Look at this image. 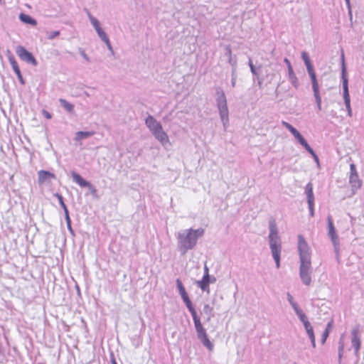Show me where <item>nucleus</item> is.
<instances>
[{
    "label": "nucleus",
    "mask_w": 364,
    "mask_h": 364,
    "mask_svg": "<svg viewBox=\"0 0 364 364\" xmlns=\"http://www.w3.org/2000/svg\"><path fill=\"white\" fill-rule=\"evenodd\" d=\"M205 230L200 228L198 229L188 228L178 231L176 234L177 248L181 255H185L188 251L194 249L199 238L203 236Z\"/></svg>",
    "instance_id": "nucleus-1"
},
{
    "label": "nucleus",
    "mask_w": 364,
    "mask_h": 364,
    "mask_svg": "<svg viewBox=\"0 0 364 364\" xmlns=\"http://www.w3.org/2000/svg\"><path fill=\"white\" fill-rule=\"evenodd\" d=\"M269 243L272 255L275 262L277 269L280 267V256L282 252V242L278 233L277 224L274 220H269Z\"/></svg>",
    "instance_id": "nucleus-2"
},
{
    "label": "nucleus",
    "mask_w": 364,
    "mask_h": 364,
    "mask_svg": "<svg viewBox=\"0 0 364 364\" xmlns=\"http://www.w3.org/2000/svg\"><path fill=\"white\" fill-rule=\"evenodd\" d=\"M216 102L219 110L220 117L224 127L229 122L228 108L227 105V99L225 95L220 87L216 88Z\"/></svg>",
    "instance_id": "nucleus-3"
},
{
    "label": "nucleus",
    "mask_w": 364,
    "mask_h": 364,
    "mask_svg": "<svg viewBox=\"0 0 364 364\" xmlns=\"http://www.w3.org/2000/svg\"><path fill=\"white\" fill-rule=\"evenodd\" d=\"M342 68H341V78L343 83V100L344 103L348 111V115L349 117L352 116V109L350 107V98L348 90V80L346 76V68L344 62V55L342 54Z\"/></svg>",
    "instance_id": "nucleus-4"
},
{
    "label": "nucleus",
    "mask_w": 364,
    "mask_h": 364,
    "mask_svg": "<svg viewBox=\"0 0 364 364\" xmlns=\"http://www.w3.org/2000/svg\"><path fill=\"white\" fill-rule=\"evenodd\" d=\"M193 320L198 340H200L205 348H207L210 351H212L213 350L214 345L209 340L206 330L201 323L200 318L198 317Z\"/></svg>",
    "instance_id": "nucleus-5"
},
{
    "label": "nucleus",
    "mask_w": 364,
    "mask_h": 364,
    "mask_svg": "<svg viewBox=\"0 0 364 364\" xmlns=\"http://www.w3.org/2000/svg\"><path fill=\"white\" fill-rule=\"evenodd\" d=\"M300 259L299 276L302 282L309 286L311 282V257Z\"/></svg>",
    "instance_id": "nucleus-6"
},
{
    "label": "nucleus",
    "mask_w": 364,
    "mask_h": 364,
    "mask_svg": "<svg viewBox=\"0 0 364 364\" xmlns=\"http://www.w3.org/2000/svg\"><path fill=\"white\" fill-rule=\"evenodd\" d=\"M176 286L177 289L178 290V292L183 299V301L186 304L187 309L190 311L193 319L199 317L191 299H189V296L186 291V289L182 283V282L180 280V279H176Z\"/></svg>",
    "instance_id": "nucleus-7"
},
{
    "label": "nucleus",
    "mask_w": 364,
    "mask_h": 364,
    "mask_svg": "<svg viewBox=\"0 0 364 364\" xmlns=\"http://www.w3.org/2000/svg\"><path fill=\"white\" fill-rule=\"evenodd\" d=\"M328 221V235L330 237L331 240L334 247V252L336 255L337 259L339 258V250H340V242L338 235L331 218V216L328 215L327 218Z\"/></svg>",
    "instance_id": "nucleus-8"
},
{
    "label": "nucleus",
    "mask_w": 364,
    "mask_h": 364,
    "mask_svg": "<svg viewBox=\"0 0 364 364\" xmlns=\"http://www.w3.org/2000/svg\"><path fill=\"white\" fill-rule=\"evenodd\" d=\"M16 54L23 61L31 63L33 65L36 66L38 64L37 60L33 55V54L28 51L24 47L21 46H18L16 49Z\"/></svg>",
    "instance_id": "nucleus-9"
},
{
    "label": "nucleus",
    "mask_w": 364,
    "mask_h": 364,
    "mask_svg": "<svg viewBox=\"0 0 364 364\" xmlns=\"http://www.w3.org/2000/svg\"><path fill=\"white\" fill-rule=\"evenodd\" d=\"M298 250L299 258L311 257L310 249L302 235L298 236Z\"/></svg>",
    "instance_id": "nucleus-10"
},
{
    "label": "nucleus",
    "mask_w": 364,
    "mask_h": 364,
    "mask_svg": "<svg viewBox=\"0 0 364 364\" xmlns=\"http://www.w3.org/2000/svg\"><path fill=\"white\" fill-rule=\"evenodd\" d=\"M7 56H8L9 61L12 67V69L14 71V73H16V75H17V77H18L20 83L21 85H24L25 81L21 75L20 68L18 65V63H17L14 55L11 53V51L9 50H7Z\"/></svg>",
    "instance_id": "nucleus-11"
},
{
    "label": "nucleus",
    "mask_w": 364,
    "mask_h": 364,
    "mask_svg": "<svg viewBox=\"0 0 364 364\" xmlns=\"http://www.w3.org/2000/svg\"><path fill=\"white\" fill-rule=\"evenodd\" d=\"M351 336H352V338H351L352 346L355 349V354L356 355H358V352H359L360 348V344H361L360 338V336H359V329H358V328L356 327V328H354L352 330Z\"/></svg>",
    "instance_id": "nucleus-12"
},
{
    "label": "nucleus",
    "mask_w": 364,
    "mask_h": 364,
    "mask_svg": "<svg viewBox=\"0 0 364 364\" xmlns=\"http://www.w3.org/2000/svg\"><path fill=\"white\" fill-rule=\"evenodd\" d=\"M152 134L163 146H166L169 142L168 134L164 131L162 126L152 132Z\"/></svg>",
    "instance_id": "nucleus-13"
},
{
    "label": "nucleus",
    "mask_w": 364,
    "mask_h": 364,
    "mask_svg": "<svg viewBox=\"0 0 364 364\" xmlns=\"http://www.w3.org/2000/svg\"><path fill=\"white\" fill-rule=\"evenodd\" d=\"M145 124L146 125V127L149 128L151 133L156 131V129H160V127H161V123L157 122L156 119L150 114L146 118Z\"/></svg>",
    "instance_id": "nucleus-14"
},
{
    "label": "nucleus",
    "mask_w": 364,
    "mask_h": 364,
    "mask_svg": "<svg viewBox=\"0 0 364 364\" xmlns=\"http://www.w3.org/2000/svg\"><path fill=\"white\" fill-rule=\"evenodd\" d=\"M38 177L39 183H43L46 181H50V180L56 178L54 173L44 170H41L38 172Z\"/></svg>",
    "instance_id": "nucleus-15"
},
{
    "label": "nucleus",
    "mask_w": 364,
    "mask_h": 364,
    "mask_svg": "<svg viewBox=\"0 0 364 364\" xmlns=\"http://www.w3.org/2000/svg\"><path fill=\"white\" fill-rule=\"evenodd\" d=\"M73 181L77 183L80 186L83 188H87L88 186H91V183L85 180L80 174L77 173L73 171L71 173Z\"/></svg>",
    "instance_id": "nucleus-16"
},
{
    "label": "nucleus",
    "mask_w": 364,
    "mask_h": 364,
    "mask_svg": "<svg viewBox=\"0 0 364 364\" xmlns=\"http://www.w3.org/2000/svg\"><path fill=\"white\" fill-rule=\"evenodd\" d=\"M304 326L306 333L311 341L312 347L314 348H316V338H315L313 326H311L310 322H306L305 325H304Z\"/></svg>",
    "instance_id": "nucleus-17"
},
{
    "label": "nucleus",
    "mask_w": 364,
    "mask_h": 364,
    "mask_svg": "<svg viewBox=\"0 0 364 364\" xmlns=\"http://www.w3.org/2000/svg\"><path fill=\"white\" fill-rule=\"evenodd\" d=\"M210 283V274L203 275L200 281L197 282L198 287L204 291H209V284Z\"/></svg>",
    "instance_id": "nucleus-18"
},
{
    "label": "nucleus",
    "mask_w": 364,
    "mask_h": 364,
    "mask_svg": "<svg viewBox=\"0 0 364 364\" xmlns=\"http://www.w3.org/2000/svg\"><path fill=\"white\" fill-rule=\"evenodd\" d=\"M305 193L307 198L308 205H311V203H314V195L313 192V184L311 183H308L305 187Z\"/></svg>",
    "instance_id": "nucleus-19"
},
{
    "label": "nucleus",
    "mask_w": 364,
    "mask_h": 364,
    "mask_svg": "<svg viewBox=\"0 0 364 364\" xmlns=\"http://www.w3.org/2000/svg\"><path fill=\"white\" fill-rule=\"evenodd\" d=\"M225 55L228 57V63L232 68H237V58L232 56V50L230 45L225 46Z\"/></svg>",
    "instance_id": "nucleus-20"
},
{
    "label": "nucleus",
    "mask_w": 364,
    "mask_h": 364,
    "mask_svg": "<svg viewBox=\"0 0 364 364\" xmlns=\"http://www.w3.org/2000/svg\"><path fill=\"white\" fill-rule=\"evenodd\" d=\"M288 74H289V80L292 85V86L297 89L299 86V80L297 77L296 76L292 66H289V69H288Z\"/></svg>",
    "instance_id": "nucleus-21"
},
{
    "label": "nucleus",
    "mask_w": 364,
    "mask_h": 364,
    "mask_svg": "<svg viewBox=\"0 0 364 364\" xmlns=\"http://www.w3.org/2000/svg\"><path fill=\"white\" fill-rule=\"evenodd\" d=\"M19 19L26 24H29L33 26L37 25V21L36 19L32 18L31 16L23 13L20 14Z\"/></svg>",
    "instance_id": "nucleus-22"
},
{
    "label": "nucleus",
    "mask_w": 364,
    "mask_h": 364,
    "mask_svg": "<svg viewBox=\"0 0 364 364\" xmlns=\"http://www.w3.org/2000/svg\"><path fill=\"white\" fill-rule=\"evenodd\" d=\"M203 314L206 316L205 322L210 321L211 318L214 316L213 307L206 304L203 306Z\"/></svg>",
    "instance_id": "nucleus-23"
},
{
    "label": "nucleus",
    "mask_w": 364,
    "mask_h": 364,
    "mask_svg": "<svg viewBox=\"0 0 364 364\" xmlns=\"http://www.w3.org/2000/svg\"><path fill=\"white\" fill-rule=\"evenodd\" d=\"M95 134V132H83L80 131L75 133V141H81L82 139L89 138Z\"/></svg>",
    "instance_id": "nucleus-24"
},
{
    "label": "nucleus",
    "mask_w": 364,
    "mask_h": 364,
    "mask_svg": "<svg viewBox=\"0 0 364 364\" xmlns=\"http://www.w3.org/2000/svg\"><path fill=\"white\" fill-rule=\"evenodd\" d=\"M59 102L60 105L65 109V110H66L68 113L72 114L74 112V105L70 103L66 100L63 98L59 99Z\"/></svg>",
    "instance_id": "nucleus-25"
},
{
    "label": "nucleus",
    "mask_w": 364,
    "mask_h": 364,
    "mask_svg": "<svg viewBox=\"0 0 364 364\" xmlns=\"http://www.w3.org/2000/svg\"><path fill=\"white\" fill-rule=\"evenodd\" d=\"M349 181L353 189H358L361 186V182L358 178V174H353V176H350Z\"/></svg>",
    "instance_id": "nucleus-26"
},
{
    "label": "nucleus",
    "mask_w": 364,
    "mask_h": 364,
    "mask_svg": "<svg viewBox=\"0 0 364 364\" xmlns=\"http://www.w3.org/2000/svg\"><path fill=\"white\" fill-rule=\"evenodd\" d=\"M54 196L58 198L60 206L63 208V209L64 210L65 215L67 214V213H69L67 205H65V203L64 202L63 196L60 193H55Z\"/></svg>",
    "instance_id": "nucleus-27"
},
{
    "label": "nucleus",
    "mask_w": 364,
    "mask_h": 364,
    "mask_svg": "<svg viewBox=\"0 0 364 364\" xmlns=\"http://www.w3.org/2000/svg\"><path fill=\"white\" fill-rule=\"evenodd\" d=\"M301 58H302L306 68H309L313 66V65L311 62V60L309 58V54L306 51H303L301 53Z\"/></svg>",
    "instance_id": "nucleus-28"
},
{
    "label": "nucleus",
    "mask_w": 364,
    "mask_h": 364,
    "mask_svg": "<svg viewBox=\"0 0 364 364\" xmlns=\"http://www.w3.org/2000/svg\"><path fill=\"white\" fill-rule=\"evenodd\" d=\"M87 16L89 17L91 24L93 26L95 29L100 26L99 21L95 17L92 16V14L89 11H87Z\"/></svg>",
    "instance_id": "nucleus-29"
},
{
    "label": "nucleus",
    "mask_w": 364,
    "mask_h": 364,
    "mask_svg": "<svg viewBox=\"0 0 364 364\" xmlns=\"http://www.w3.org/2000/svg\"><path fill=\"white\" fill-rule=\"evenodd\" d=\"M65 219L67 228H68L69 232L73 235L74 230H73V228L71 226V219L70 218L69 213H67L65 215Z\"/></svg>",
    "instance_id": "nucleus-30"
},
{
    "label": "nucleus",
    "mask_w": 364,
    "mask_h": 364,
    "mask_svg": "<svg viewBox=\"0 0 364 364\" xmlns=\"http://www.w3.org/2000/svg\"><path fill=\"white\" fill-rule=\"evenodd\" d=\"M95 31L102 41L105 40H107V38L108 37H107L106 33L102 30V28L100 26L98 28H96Z\"/></svg>",
    "instance_id": "nucleus-31"
},
{
    "label": "nucleus",
    "mask_w": 364,
    "mask_h": 364,
    "mask_svg": "<svg viewBox=\"0 0 364 364\" xmlns=\"http://www.w3.org/2000/svg\"><path fill=\"white\" fill-rule=\"evenodd\" d=\"M237 68H232V72H231V85L232 87H235L236 85V80H237Z\"/></svg>",
    "instance_id": "nucleus-32"
},
{
    "label": "nucleus",
    "mask_w": 364,
    "mask_h": 364,
    "mask_svg": "<svg viewBox=\"0 0 364 364\" xmlns=\"http://www.w3.org/2000/svg\"><path fill=\"white\" fill-rule=\"evenodd\" d=\"M296 315L298 316L300 321L303 323L304 325H305L306 322H309L306 314L302 311L298 312Z\"/></svg>",
    "instance_id": "nucleus-33"
},
{
    "label": "nucleus",
    "mask_w": 364,
    "mask_h": 364,
    "mask_svg": "<svg viewBox=\"0 0 364 364\" xmlns=\"http://www.w3.org/2000/svg\"><path fill=\"white\" fill-rule=\"evenodd\" d=\"M306 70H307L308 74L311 78V80L312 81V80H316V73L314 70V66L306 68Z\"/></svg>",
    "instance_id": "nucleus-34"
},
{
    "label": "nucleus",
    "mask_w": 364,
    "mask_h": 364,
    "mask_svg": "<svg viewBox=\"0 0 364 364\" xmlns=\"http://www.w3.org/2000/svg\"><path fill=\"white\" fill-rule=\"evenodd\" d=\"M248 65H249V66H250V68L251 73H252L254 75H258V73H257V69L255 68V65H253L252 61V60H251V58H249Z\"/></svg>",
    "instance_id": "nucleus-35"
},
{
    "label": "nucleus",
    "mask_w": 364,
    "mask_h": 364,
    "mask_svg": "<svg viewBox=\"0 0 364 364\" xmlns=\"http://www.w3.org/2000/svg\"><path fill=\"white\" fill-rule=\"evenodd\" d=\"M329 333H330L328 329H325V331L323 332L321 339V342L322 344H324L326 343V339L329 336Z\"/></svg>",
    "instance_id": "nucleus-36"
},
{
    "label": "nucleus",
    "mask_w": 364,
    "mask_h": 364,
    "mask_svg": "<svg viewBox=\"0 0 364 364\" xmlns=\"http://www.w3.org/2000/svg\"><path fill=\"white\" fill-rule=\"evenodd\" d=\"M343 350H344V346L343 343H340L339 346H338V361H339V363H341V358H342L343 353Z\"/></svg>",
    "instance_id": "nucleus-37"
},
{
    "label": "nucleus",
    "mask_w": 364,
    "mask_h": 364,
    "mask_svg": "<svg viewBox=\"0 0 364 364\" xmlns=\"http://www.w3.org/2000/svg\"><path fill=\"white\" fill-rule=\"evenodd\" d=\"M282 124L292 134L296 129L289 123L282 121Z\"/></svg>",
    "instance_id": "nucleus-38"
},
{
    "label": "nucleus",
    "mask_w": 364,
    "mask_h": 364,
    "mask_svg": "<svg viewBox=\"0 0 364 364\" xmlns=\"http://www.w3.org/2000/svg\"><path fill=\"white\" fill-rule=\"evenodd\" d=\"M311 84H312L313 92H319V87H318V83L317 79L312 80Z\"/></svg>",
    "instance_id": "nucleus-39"
},
{
    "label": "nucleus",
    "mask_w": 364,
    "mask_h": 364,
    "mask_svg": "<svg viewBox=\"0 0 364 364\" xmlns=\"http://www.w3.org/2000/svg\"><path fill=\"white\" fill-rule=\"evenodd\" d=\"M311 155L314 154V151L313 149L309 145V144L305 142L303 145H301Z\"/></svg>",
    "instance_id": "nucleus-40"
},
{
    "label": "nucleus",
    "mask_w": 364,
    "mask_h": 364,
    "mask_svg": "<svg viewBox=\"0 0 364 364\" xmlns=\"http://www.w3.org/2000/svg\"><path fill=\"white\" fill-rule=\"evenodd\" d=\"M311 155L314 154V151L313 149L309 145V144L305 142L303 145H301Z\"/></svg>",
    "instance_id": "nucleus-41"
},
{
    "label": "nucleus",
    "mask_w": 364,
    "mask_h": 364,
    "mask_svg": "<svg viewBox=\"0 0 364 364\" xmlns=\"http://www.w3.org/2000/svg\"><path fill=\"white\" fill-rule=\"evenodd\" d=\"M103 42L105 43L108 50L113 54L114 53L113 48L111 45L109 38H107V40L103 41Z\"/></svg>",
    "instance_id": "nucleus-42"
},
{
    "label": "nucleus",
    "mask_w": 364,
    "mask_h": 364,
    "mask_svg": "<svg viewBox=\"0 0 364 364\" xmlns=\"http://www.w3.org/2000/svg\"><path fill=\"white\" fill-rule=\"evenodd\" d=\"M79 51H80V55H82V57L87 61V62H90V58L88 57V55L85 53V50H82V48H80L79 49Z\"/></svg>",
    "instance_id": "nucleus-43"
},
{
    "label": "nucleus",
    "mask_w": 364,
    "mask_h": 364,
    "mask_svg": "<svg viewBox=\"0 0 364 364\" xmlns=\"http://www.w3.org/2000/svg\"><path fill=\"white\" fill-rule=\"evenodd\" d=\"M314 96L315 97L316 104L321 103V97L320 96V92H314Z\"/></svg>",
    "instance_id": "nucleus-44"
},
{
    "label": "nucleus",
    "mask_w": 364,
    "mask_h": 364,
    "mask_svg": "<svg viewBox=\"0 0 364 364\" xmlns=\"http://www.w3.org/2000/svg\"><path fill=\"white\" fill-rule=\"evenodd\" d=\"M350 175L353 176V174H358L356 171V167L354 164H350Z\"/></svg>",
    "instance_id": "nucleus-45"
},
{
    "label": "nucleus",
    "mask_w": 364,
    "mask_h": 364,
    "mask_svg": "<svg viewBox=\"0 0 364 364\" xmlns=\"http://www.w3.org/2000/svg\"><path fill=\"white\" fill-rule=\"evenodd\" d=\"M60 34V31H53L50 33V34L48 36V38L49 39H53L55 38V37H57L58 36H59Z\"/></svg>",
    "instance_id": "nucleus-46"
},
{
    "label": "nucleus",
    "mask_w": 364,
    "mask_h": 364,
    "mask_svg": "<svg viewBox=\"0 0 364 364\" xmlns=\"http://www.w3.org/2000/svg\"><path fill=\"white\" fill-rule=\"evenodd\" d=\"M296 139L299 142L301 145H303L305 142H306L301 134H299V136L296 138Z\"/></svg>",
    "instance_id": "nucleus-47"
},
{
    "label": "nucleus",
    "mask_w": 364,
    "mask_h": 364,
    "mask_svg": "<svg viewBox=\"0 0 364 364\" xmlns=\"http://www.w3.org/2000/svg\"><path fill=\"white\" fill-rule=\"evenodd\" d=\"M291 306H292V308L294 310L296 314H297L298 312H300L301 311H302L301 309H299L297 303H296V302L292 304H291Z\"/></svg>",
    "instance_id": "nucleus-48"
},
{
    "label": "nucleus",
    "mask_w": 364,
    "mask_h": 364,
    "mask_svg": "<svg viewBox=\"0 0 364 364\" xmlns=\"http://www.w3.org/2000/svg\"><path fill=\"white\" fill-rule=\"evenodd\" d=\"M309 205V212H310V215L311 217H313L314 215V203H311V205Z\"/></svg>",
    "instance_id": "nucleus-49"
},
{
    "label": "nucleus",
    "mask_w": 364,
    "mask_h": 364,
    "mask_svg": "<svg viewBox=\"0 0 364 364\" xmlns=\"http://www.w3.org/2000/svg\"><path fill=\"white\" fill-rule=\"evenodd\" d=\"M87 188L90 189V193H91V194H92V195H95V194H96V193H97V189L95 188V186H92V185L91 184V186H88Z\"/></svg>",
    "instance_id": "nucleus-50"
},
{
    "label": "nucleus",
    "mask_w": 364,
    "mask_h": 364,
    "mask_svg": "<svg viewBox=\"0 0 364 364\" xmlns=\"http://www.w3.org/2000/svg\"><path fill=\"white\" fill-rule=\"evenodd\" d=\"M43 114L44 115V117L47 119H50L52 117V115L50 113H49L48 111L46 110H43Z\"/></svg>",
    "instance_id": "nucleus-51"
},
{
    "label": "nucleus",
    "mask_w": 364,
    "mask_h": 364,
    "mask_svg": "<svg viewBox=\"0 0 364 364\" xmlns=\"http://www.w3.org/2000/svg\"><path fill=\"white\" fill-rule=\"evenodd\" d=\"M287 299H288V301H289L290 304H292L295 303L292 296L289 293L287 294Z\"/></svg>",
    "instance_id": "nucleus-52"
},
{
    "label": "nucleus",
    "mask_w": 364,
    "mask_h": 364,
    "mask_svg": "<svg viewBox=\"0 0 364 364\" xmlns=\"http://www.w3.org/2000/svg\"><path fill=\"white\" fill-rule=\"evenodd\" d=\"M207 274H209V269L207 267L206 264H205V265H204V274L203 275H207Z\"/></svg>",
    "instance_id": "nucleus-53"
},
{
    "label": "nucleus",
    "mask_w": 364,
    "mask_h": 364,
    "mask_svg": "<svg viewBox=\"0 0 364 364\" xmlns=\"http://www.w3.org/2000/svg\"><path fill=\"white\" fill-rule=\"evenodd\" d=\"M311 156H313V159H314V161L318 164V161H319V159H318V156L316 154V153L314 152V154H311Z\"/></svg>",
    "instance_id": "nucleus-54"
},
{
    "label": "nucleus",
    "mask_w": 364,
    "mask_h": 364,
    "mask_svg": "<svg viewBox=\"0 0 364 364\" xmlns=\"http://www.w3.org/2000/svg\"><path fill=\"white\" fill-rule=\"evenodd\" d=\"M284 61L287 65V68L289 69V66H291L290 61L287 58H284Z\"/></svg>",
    "instance_id": "nucleus-55"
},
{
    "label": "nucleus",
    "mask_w": 364,
    "mask_h": 364,
    "mask_svg": "<svg viewBox=\"0 0 364 364\" xmlns=\"http://www.w3.org/2000/svg\"><path fill=\"white\" fill-rule=\"evenodd\" d=\"M292 134H293V136H294L295 137V139H296V137H298V136H299V134H301L299 133V132L297 129H296V130L292 133Z\"/></svg>",
    "instance_id": "nucleus-56"
},
{
    "label": "nucleus",
    "mask_w": 364,
    "mask_h": 364,
    "mask_svg": "<svg viewBox=\"0 0 364 364\" xmlns=\"http://www.w3.org/2000/svg\"><path fill=\"white\" fill-rule=\"evenodd\" d=\"M348 9V14H349V16H350V19L352 20L351 6H350V9Z\"/></svg>",
    "instance_id": "nucleus-57"
},
{
    "label": "nucleus",
    "mask_w": 364,
    "mask_h": 364,
    "mask_svg": "<svg viewBox=\"0 0 364 364\" xmlns=\"http://www.w3.org/2000/svg\"><path fill=\"white\" fill-rule=\"evenodd\" d=\"M331 323H332V322H328V324L326 325V329H328L330 331V329L331 328Z\"/></svg>",
    "instance_id": "nucleus-58"
},
{
    "label": "nucleus",
    "mask_w": 364,
    "mask_h": 364,
    "mask_svg": "<svg viewBox=\"0 0 364 364\" xmlns=\"http://www.w3.org/2000/svg\"><path fill=\"white\" fill-rule=\"evenodd\" d=\"M345 1H346L348 9H350V0H345Z\"/></svg>",
    "instance_id": "nucleus-59"
},
{
    "label": "nucleus",
    "mask_w": 364,
    "mask_h": 364,
    "mask_svg": "<svg viewBox=\"0 0 364 364\" xmlns=\"http://www.w3.org/2000/svg\"><path fill=\"white\" fill-rule=\"evenodd\" d=\"M316 105H317L318 109V110H321V103H320V104H316Z\"/></svg>",
    "instance_id": "nucleus-60"
},
{
    "label": "nucleus",
    "mask_w": 364,
    "mask_h": 364,
    "mask_svg": "<svg viewBox=\"0 0 364 364\" xmlns=\"http://www.w3.org/2000/svg\"><path fill=\"white\" fill-rule=\"evenodd\" d=\"M216 281V279L215 277H213V279H210V282L213 283Z\"/></svg>",
    "instance_id": "nucleus-61"
},
{
    "label": "nucleus",
    "mask_w": 364,
    "mask_h": 364,
    "mask_svg": "<svg viewBox=\"0 0 364 364\" xmlns=\"http://www.w3.org/2000/svg\"><path fill=\"white\" fill-rule=\"evenodd\" d=\"M112 364H117L114 358L112 360Z\"/></svg>",
    "instance_id": "nucleus-62"
},
{
    "label": "nucleus",
    "mask_w": 364,
    "mask_h": 364,
    "mask_svg": "<svg viewBox=\"0 0 364 364\" xmlns=\"http://www.w3.org/2000/svg\"><path fill=\"white\" fill-rule=\"evenodd\" d=\"M84 94L87 96V97H90V94L87 92H85Z\"/></svg>",
    "instance_id": "nucleus-63"
},
{
    "label": "nucleus",
    "mask_w": 364,
    "mask_h": 364,
    "mask_svg": "<svg viewBox=\"0 0 364 364\" xmlns=\"http://www.w3.org/2000/svg\"><path fill=\"white\" fill-rule=\"evenodd\" d=\"M294 364H296V363H294Z\"/></svg>",
    "instance_id": "nucleus-64"
}]
</instances>
